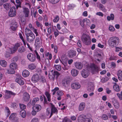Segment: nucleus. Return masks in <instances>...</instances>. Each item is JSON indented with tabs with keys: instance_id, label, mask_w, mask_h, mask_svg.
<instances>
[{
	"instance_id": "nucleus-1",
	"label": "nucleus",
	"mask_w": 122,
	"mask_h": 122,
	"mask_svg": "<svg viewBox=\"0 0 122 122\" xmlns=\"http://www.w3.org/2000/svg\"><path fill=\"white\" fill-rule=\"evenodd\" d=\"M119 42V38L116 36L111 37L108 40V44L112 47H116Z\"/></svg>"
},
{
	"instance_id": "nucleus-2",
	"label": "nucleus",
	"mask_w": 122,
	"mask_h": 122,
	"mask_svg": "<svg viewBox=\"0 0 122 122\" xmlns=\"http://www.w3.org/2000/svg\"><path fill=\"white\" fill-rule=\"evenodd\" d=\"M81 39L85 45H88L90 44L91 42V39L89 35L83 34Z\"/></svg>"
},
{
	"instance_id": "nucleus-3",
	"label": "nucleus",
	"mask_w": 122,
	"mask_h": 122,
	"mask_svg": "<svg viewBox=\"0 0 122 122\" xmlns=\"http://www.w3.org/2000/svg\"><path fill=\"white\" fill-rule=\"evenodd\" d=\"M26 36L27 41L29 42H32L35 38V36L33 33H30L28 35L27 33H26Z\"/></svg>"
},
{
	"instance_id": "nucleus-4",
	"label": "nucleus",
	"mask_w": 122,
	"mask_h": 122,
	"mask_svg": "<svg viewBox=\"0 0 122 122\" xmlns=\"http://www.w3.org/2000/svg\"><path fill=\"white\" fill-rule=\"evenodd\" d=\"M27 57L28 60L31 62H34L36 60V56L35 54L29 53L27 56Z\"/></svg>"
},
{
	"instance_id": "nucleus-5",
	"label": "nucleus",
	"mask_w": 122,
	"mask_h": 122,
	"mask_svg": "<svg viewBox=\"0 0 122 122\" xmlns=\"http://www.w3.org/2000/svg\"><path fill=\"white\" fill-rule=\"evenodd\" d=\"M51 106V112L49 117L50 118L53 115V114H57L58 113V110L54 106L52 103H50Z\"/></svg>"
},
{
	"instance_id": "nucleus-6",
	"label": "nucleus",
	"mask_w": 122,
	"mask_h": 122,
	"mask_svg": "<svg viewBox=\"0 0 122 122\" xmlns=\"http://www.w3.org/2000/svg\"><path fill=\"white\" fill-rule=\"evenodd\" d=\"M15 96L16 95V94L11 91L6 90L5 91V97L6 99L10 98L11 97V95Z\"/></svg>"
},
{
	"instance_id": "nucleus-7",
	"label": "nucleus",
	"mask_w": 122,
	"mask_h": 122,
	"mask_svg": "<svg viewBox=\"0 0 122 122\" xmlns=\"http://www.w3.org/2000/svg\"><path fill=\"white\" fill-rule=\"evenodd\" d=\"M71 86L72 88L74 89H79L81 86L80 84L77 82H74L72 83Z\"/></svg>"
},
{
	"instance_id": "nucleus-8",
	"label": "nucleus",
	"mask_w": 122,
	"mask_h": 122,
	"mask_svg": "<svg viewBox=\"0 0 122 122\" xmlns=\"http://www.w3.org/2000/svg\"><path fill=\"white\" fill-rule=\"evenodd\" d=\"M40 78L39 75L36 74H34L32 77L31 80L34 82H36L39 80Z\"/></svg>"
},
{
	"instance_id": "nucleus-9",
	"label": "nucleus",
	"mask_w": 122,
	"mask_h": 122,
	"mask_svg": "<svg viewBox=\"0 0 122 122\" xmlns=\"http://www.w3.org/2000/svg\"><path fill=\"white\" fill-rule=\"evenodd\" d=\"M23 79H24L23 78L19 77L16 79L15 81L20 85H23L24 83Z\"/></svg>"
},
{
	"instance_id": "nucleus-10",
	"label": "nucleus",
	"mask_w": 122,
	"mask_h": 122,
	"mask_svg": "<svg viewBox=\"0 0 122 122\" xmlns=\"http://www.w3.org/2000/svg\"><path fill=\"white\" fill-rule=\"evenodd\" d=\"M23 100L25 102H27L29 100L30 95L27 92H25L23 95Z\"/></svg>"
},
{
	"instance_id": "nucleus-11",
	"label": "nucleus",
	"mask_w": 122,
	"mask_h": 122,
	"mask_svg": "<svg viewBox=\"0 0 122 122\" xmlns=\"http://www.w3.org/2000/svg\"><path fill=\"white\" fill-rule=\"evenodd\" d=\"M81 74L83 77L86 78L89 76V73L87 70L83 69L82 71Z\"/></svg>"
},
{
	"instance_id": "nucleus-12",
	"label": "nucleus",
	"mask_w": 122,
	"mask_h": 122,
	"mask_svg": "<svg viewBox=\"0 0 122 122\" xmlns=\"http://www.w3.org/2000/svg\"><path fill=\"white\" fill-rule=\"evenodd\" d=\"M98 68L97 66L94 65L92 68V72L93 74H96L99 71Z\"/></svg>"
},
{
	"instance_id": "nucleus-13",
	"label": "nucleus",
	"mask_w": 122,
	"mask_h": 122,
	"mask_svg": "<svg viewBox=\"0 0 122 122\" xmlns=\"http://www.w3.org/2000/svg\"><path fill=\"white\" fill-rule=\"evenodd\" d=\"M76 52L73 50H70L68 53V56L70 58L74 57L76 55Z\"/></svg>"
},
{
	"instance_id": "nucleus-14",
	"label": "nucleus",
	"mask_w": 122,
	"mask_h": 122,
	"mask_svg": "<svg viewBox=\"0 0 122 122\" xmlns=\"http://www.w3.org/2000/svg\"><path fill=\"white\" fill-rule=\"evenodd\" d=\"M86 118V116L84 115H80L78 118V120L79 122H84Z\"/></svg>"
},
{
	"instance_id": "nucleus-15",
	"label": "nucleus",
	"mask_w": 122,
	"mask_h": 122,
	"mask_svg": "<svg viewBox=\"0 0 122 122\" xmlns=\"http://www.w3.org/2000/svg\"><path fill=\"white\" fill-rule=\"evenodd\" d=\"M94 85L92 83H90L88 84V87L87 90L89 92H92L94 90Z\"/></svg>"
},
{
	"instance_id": "nucleus-16",
	"label": "nucleus",
	"mask_w": 122,
	"mask_h": 122,
	"mask_svg": "<svg viewBox=\"0 0 122 122\" xmlns=\"http://www.w3.org/2000/svg\"><path fill=\"white\" fill-rule=\"evenodd\" d=\"M41 108V106L39 104L33 106L32 109L33 110H35L37 112L39 111Z\"/></svg>"
},
{
	"instance_id": "nucleus-17",
	"label": "nucleus",
	"mask_w": 122,
	"mask_h": 122,
	"mask_svg": "<svg viewBox=\"0 0 122 122\" xmlns=\"http://www.w3.org/2000/svg\"><path fill=\"white\" fill-rule=\"evenodd\" d=\"M62 84L65 87H68L69 85V81L68 80H63L62 81Z\"/></svg>"
},
{
	"instance_id": "nucleus-18",
	"label": "nucleus",
	"mask_w": 122,
	"mask_h": 122,
	"mask_svg": "<svg viewBox=\"0 0 122 122\" xmlns=\"http://www.w3.org/2000/svg\"><path fill=\"white\" fill-rule=\"evenodd\" d=\"M76 67L78 69H81L83 67V65L81 62H76L75 63Z\"/></svg>"
},
{
	"instance_id": "nucleus-19",
	"label": "nucleus",
	"mask_w": 122,
	"mask_h": 122,
	"mask_svg": "<svg viewBox=\"0 0 122 122\" xmlns=\"http://www.w3.org/2000/svg\"><path fill=\"white\" fill-rule=\"evenodd\" d=\"M71 72L72 75L74 76H76L79 73L78 71L75 69H72L71 70Z\"/></svg>"
},
{
	"instance_id": "nucleus-20",
	"label": "nucleus",
	"mask_w": 122,
	"mask_h": 122,
	"mask_svg": "<svg viewBox=\"0 0 122 122\" xmlns=\"http://www.w3.org/2000/svg\"><path fill=\"white\" fill-rule=\"evenodd\" d=\"M114 89L117 92H118L120 91L119 86L116 83H114V85L113 86Z\"/></svg>"
},
{
	"instance_id": "nucleus-21",
	"label": "nucleus",
	"mask_w": 122,
	"mask_h": 122,
	"mask_svg": "<svg viewBox=\"0 0 122 122\" xmlns=\"http://www.w3.org/2000/svg\"><path fill=\"white\" fill-rule=\"evenodd\" d=\"M10 68L14 70L16 69L17 68V65L15 63H11L10 66Z\"/></svg>"
},
{
	"instance_id": "nucleus-22",
	"label": "nucleus",
	"mask_w": 122,
	"mask_h": 122,
	"mask_svg": "<svg viewBox=\"0 0 122 122\" xmlns=\"http://www.w3.org/2000/svg\"><path fill=\"white\" fill-rule=\"evenodd\" d=\"M43 98L44 100V104H48V102H47L46 98L45 96L44 95L40 96V99L41 101H42L43 100Z\"/></svg>"
},
{
	"instance_id": "nucleus-23",
	"label": "nucleus",
	"mask_w": 122,
	"mask_h": 122,
	"mask_svg": "<svg viewBox=\"0 0 122 122\" xmlns=\"http://www.w3.org/2000/svg\"><path fill=\"white\" fill-rule=\"evenodd\" d=\"M118 78L120 81H122V71L119 70L118 71L117 73Z\"/></svg>"
},
{
	"instance_id": "nucleus-24",
	"label": "nucleus",
	"mask_w": 122,
	"mask_h": 122,
	"mask_svg": "<svg viewBox=\"0 0 122 122\" xmlns=\"http://www.w3.org/2000/svg\"><path fill=\"white\" fill-rule=\"evenodd\" d=\"M85 107V103L84 102L81 103L79 106V110L80 111H81L83 110Z\"/></svg>"
},
{
	"instance_id": "nucleus-25",
	"label": "nucleus",
	"mask_w": 122,
	"mask_h": 122,
	"mask_svg": "<svg viewBox=\"0 0 122 122\" xmlns=\"http://www.w3.org/2000/svg\"><path fill=\"white\" fill-rule=\"evenodd\" d=\"M22 74L23 77H26L29 76L30 73L28 71L26 70H25L23 72Z\"/></svg>"
},
{
	"instance_id": "nucleus-26",
	"label": "nucleus",
	"mask_w": 122,
	"mask_h": 122,
	"mask_svg": "<svg viewBox=\"0 0 122 122\" xmlns=\"http://www.w3.org/2000/svg\"><path fill=\"white\" fill-rule=\"evenodd\" d=\"M53 75L54 78L53 79V80H54L55 79V76H56V79H57V77H58L60 75V74L58 72L54 71L53 72Z\"/></svg>"
},
{
	"instance_id": "nucleus-27",
	"label": "nucleus",
	"mask_w": 122,
	"mask_h": 122,
	"mask_svg": "<svg viewBox=\"0 0 122 122\" xmlns=\"http://www.w3.org/2000/svg\"><path fill=\"white\" fill-rule=\"evenodd\" d=\"M36 67V65L34 63H32L30 64L28 66V68L31 70H32L35 69Z\"/></svg>"
},
{
	"instance_id": "nucleus-28",
	"label": "nucleus",
	"mask_w": 122,
	"mask_h": 122,
	"mask_svg": "<svg viewBox=\"0 0 122 122\" xmlns=\"http://www.w3.org/2000/svg\"><path fill=\"white\" fill-rule=\"evenodd\" d=\"M20 115L23 118L25 117L26 115V111L24 110L20 111Z\"/></svg>"
},
{
	"instance_id": "nucleus-29",
	"label": "nucleus",
	"mask_w": 122,
	"mask_h": 122,
	"mask_svg": "<svg viewBox=\"0 0 122 122\" xmlns=\"http://www.w3.org/2000/svg\"><path fill=\"white\" fill-rule=\"evenodd\" d=\"M3 6L7 10H8L11 7L10 4V3H6L3 5Z\"/></svg>"
},
{
	"instance_id": "nucleus-30",
	"label": "nucleus",
	"mask_w": 122,
	"mask_h": 122,
	"mask_svg": "<svg viewBox=\"0 0 122 122\" xmlns=\"http://www.w3.org/2000/svg\"><path fill=\"white\" fill-rule=\"evenodd\" d=\"M26 51L25 47L23 46L20 47L18 50V52L20 53H22Z\"/></svg>"
},
{
	"instance_id": "nucleus-31",
	"label": "nucleus",
	"mask_w": 122,
	"mask_h": 122,
	"mask_svg": "<svg viewBox=\"0 0 122 122\" xmlns=\"http://www.w3.org/2000/svg\"><path fill=\"white\" fill-rule=\"evenodd\" d=\"M7 72L9 74H13L15 72V70L11 68H10L9 69H7Z\"/></svg>"
},
{
	"instance_id": "nucleus-32",
	"label": "nucleus",
	"mask_w": 122,
	"mask_h": 122,
	"mask_svg": "<svg viewBox=\"0 0 122 122\" xmlns=\"http://www.w3.org/2000/svg\"><path fill=\"white\" fill-rule=\"evenodd\" d=\"M0 64L2 66L5 67L7 66V63L5 61L2 60L0 61Z\"/></svg>"
},
{
	"instance_id": "nucleus-33",
	"label": "nucleus",
	"mask_w": 122,
	"mask_h": 122,
	"mask_svg": "<svg viewBox=\"0 0 122 122\" xmlns=\"http://www.w3.org/2000/svg\"><path fill=\"white\" fill-rule=\"evenodd\" d=\"M107 19L108 21H110L111 20H113L114 19V15L113 14H112L110 15V16H108L107 17Z\"/></svg>"
},
{
	"instance_id": "nucleus-34",
	"label": "nucleus",
	"mask_w": 122,
	"mask_h": 122,
	"mask_svg": "<svg viewBox=\"0 0 122 122\" xmlns=\"http://www.w3.org/2000/svg\"><path fill=\"white\" fill-rule=\"evenodd\" d=\"M39 100V99L38 97L34 98L32 100V105L34 106L36 103Z\"/></svg>"
},
{
	"instance_id": "nucleus-35",
	"label": "nucleus",
	"mask_w": 122,
	"mask_h": 122,
	"mask_svg": "<svg viewBox=\"0 0 122 122\" xmlns=\"http://www.w3.org/2000/svg\"><path fill=\"white\" fill-rule=\"evenodd\" d=\"M24 11L25 13V17H28V16L29 12V9L27 8H25L24 9Z\"/></svg>"
},
{
	"instance_id": "nucleus-36",
	"label": "nucleus",
	"mask_w": 122,
	"mask_h": 122,
	"mask_svg": "<svg viewBox=\"0 0 122 122\" xmlns=\"http://www.w3.org/2000/svg\"><path fill=\"white\" fill-rule=\"evenodd\" d=\"M16 14V12H9V15L10 17H13L15 16Z\"/></svg>"
},
{
	"instance_id": "nucleus-37",
	"label": "nucleus",
	"mask_w": 122,
	"mask_h": 122,
	"mask_svg": "<svg viewBox=\"0 0 122 122\" xmlns=\"http://www.w3.org/2000/svg\"><path fill=\"white\" fill-rule=\"evenodd\" d=\"M17 26L16 23L15 25H12L10 27L11 29L13 31L15 30L17 28Z\"/></svg>"
},
{
	"instance_id": "nucleus-38",
	"label": "nucleus",
	"mask_w": 122,
	"mask_h": 122,
	"mask_svg": "<svg viewBox=\"0 0 122 122\" xmlns=\"http://www.w3.org/2000/svg\"><path fill=\"white\" fill-rule=\"evenodd\" d=\"M84 122H93L92 119L90 117H86Z\"/></svg>"
},
{
	"instance_id": "nucleus-39",
	"label": "nucleus",
	"mask_w": 122,
	"mask_h": 122,
	"mask_svg": "<svg viewBox=\"0 0 122 122\" xmlns=\"http://www.w3.org/2000/svg\"><path fill=\"white\" fill-rule=\"evenodd\" d=\"M62 122H72V121L69 118L65 117L63 120Z\"/></svg>"
},
{
	"instance_id": "nucleus-40",
	"label": "nucleus",
	"mask_w": 122,
	"mask_h": 122,
	"mask_svg": "<svg viewBox=\"0 0 122 122\" xmlns=\"http://www.w3.org/2000/svg\"><path fill=\"white\" fill-rule=\"evenodd\" d=\"M19 106L20 109L22 110L25 109L26 106L25 105L23 104L20 103Z\"/></svg>"
},
{
	"instance_id": "nucleus-41",
	"label": "nucleus",
	"mask_w": 122,
	"mask_h": 122,
	"mask_svg": "<svg viewBox=\"0 0 122 122\" xmlns=\"http://www.w3.org/2000/svg\"><path fill=\"white\" fill-rule=\"evenodd\" d=\"M109 79V78L106 77L105 78H103L101 79V81L102 83H104L108 81Z\"/></svg>"
},
{
	"instance_id": "nucleus-42",
	"label": "nucleus",
	"mask_w": 122,
	"mask_h": 122,
	"mask_svg": "<svg viewBox=\"0 0 122 122\" xmlns=\"http://www.w3.org/2000/svg\"><path fill=\"white\" fill-rule=\"evenodd\" d=\"M60 0H49V2L52 4H55L57 3Z\"/></svg>"
},
{
	"instance_id": "nucleus-43",
	"label": "nucleus",
	"mask_w": 122,
	"mask_h": 122,
	"mask_svg": "<svg viewBox=\"0 0 122 122\" xmlns=\"http://www.w3.org/2000/svg\"><path fill=\"white\" fill-rule=\"evenodd\" d=\"M59 19V17L57 15L56 16L55 19L53 20V21L54 22H57Z\"/></svg>"
},
{
	"instance_id": "nucleus-44",
	"label": "nucleus",
	"mask_w": 122,
	"mask_h": 122,
	"mask_svg": "<svg viewBox=\"0 0 122 122\" xmlns=\"http://www.w3.org/2000/svg\"><path fill=\"white\" fill-rule=\"evenodd\" d=\"M102 119L105 120H107L108 119V116L106 114H103L102 117Z\"/></svg>"
},
{
	"instance_id": "nucleus-45",
	"label": "nucleus",
	"mask_w": 122,
	"mask_h": 122,
	"mask_svg": "<svg viewBox=\"0 0 122 122\" xmlns=\"http://www.w3.org/2000/svg\"><path fill=\"white\" fill-rule=\"evenodd\" d=\"M25 34L26 35V33H27L28 34V35L29 33H32L31 32L30 29H27V28H26V29L25 30Z\"/></svg>"
},
{
	"instance_id": "nucleus-46",
	"label": "nucleus",
	"mask_w": 122,
	"mask_h": 122,
	"mask_svg": "<svg viewBox=\"0 0 122 122\" xmlns=\"http://www.w3.org/2000/svg\"><path fill=\"white\" fill-rule=\"evenodd\" d=\"M34 52L36 55L37 59L39 61H41L40 57V56H39V55L38 53L37 52L36 50H35L34 51Z\"/></svg>"
},
{
	"instance_id": "nucleus-47",
	"label": "nucleus",
	"mask_w": 122,
	"mask_h": 122,
	"mask_svg": "<svg viewBox=\"0 0 122 122\" xmlns=\"http://www.w3.org/2000/svg\"><path fill=\"white\" fill-rule=\"evenodd\" d=\"M45 62L46 65L49 67L50 66V61L48 58H46L45 59Z\"/></svg>"
},
{
	"instance_id": "nucleus-48",
	"label": "nucleus",
	"mask_w": 122,
	"mask_h": 122,
	"mask_svg": "<svg viewBox=\"0 0 122 122\" xmlns=\"http://www.w3.org/2000/svg\"><path fill=\"white\" fill-rule=\"evenodd\" d=\"M56 68L58 71L61 70V67L60 65H55Z\"/></svg>"
},
{
	"instance_id": "nucleus-49",
	"label": "nucleus",
	"mask_w": 122,
	"mask_h": 122,
	"mask_svg": "<svg viewBox=\"0 0 122 122\" xmlns=\"http://www.w3.org/2000/svg\"><path fill=\"white\" fill-rule=\"evenodd\" d=\"M18 59V57L16 56L13 58L12 59V62H15L17 61Z\"/></svg>"
},
{
	"instance_id": "nucleus-50",
	"label": "nucleus",
	"mask_w": 122,
	"mask_h": 122,
	"mask_svg": "<svg viewBox=\"0 0 122 122\" xmlns=\"http://www.w3.org/2000/svg\"><path fill=\"white\" fill-rule=\"evenodd\" d=\"M49 76L50 79H52L53 80L54 76H53V73H52V72L49 73Z\"/></svg>"
},
{
	"instance_id": "nucleus-51",
	"label": "nucleus",
	"mask_w": 122,
	"mask_h": 122,
	"mask_svg": "<svg viewBox=\"0 0 122 122\" xmlns=\"http://www.w3.org/2000/svg\"><path fill=\"white\" fill-rule=\"evenodd\" d=\"M5 57L6 58H9L10 56V54L8 52H6L5 55Z\"/></svg>"
},
{
	"instance_id": "nucleus-52",
	"label": "nucleus",
	"mask_w": 122,
	"mask_h": 122,
	"mask_svg": "<svg viewBox=\"0 0 122 122\" xmlns=\"http://www.w3.org/2000/svg\"><path fill=\"white\" fill-rule=\"evenodd\" d=\"M57 93L58 95L60 96H62L63 94L62 91H58L57 92Z\"/></svg>"
},
{
	"instance_id": "nucleus-53",
	"label": "nucleus",
	"mask_w": 122,
	"mask_h": 122,
	"mask_svg": "<svg viewBox=\"0 0 122 122\" xmlns=\"http://www.w3.org/2000/svg\"><path fill=\"white\" fill-rule=\"evenodd\" d=\"M109 29L110 31H113L115 29L113 26L110 25L109 27Z\"/></svg>"
},
{
	"instance_id": "nucleus-54",
	"label": "nucleus",
	"mask_w": 122,
	"mask_h": 122,
	"mask_svg": "<svg viewBox=\"0 0 122 122\" xmlns=\"http://www.w3.org/2000/svg\"><path fill=\"white\" fill-rule=\"evenodd\" d=\"M18 105L15 103H13L11 104V106L14 108H16L17 107Z\"/></svg>"
},
{
	"instance_id": "nucleus-55",
	"label": "nucleus",
	"mask_w": 122,
	"mask_h": 122,
	"mask_svg": "<svg viewBox=\"0 0 122 122\" xmlns=\"http://www.w3.org/2000/svg\"><path fill=\"white\" fill-rule=\"evenodd\" d=\"M20 46V43H18L15 44L14 47L17 50L18 49V47H19Z\"/></svg>"
},
{
	"instance_id": "nucleus-56",
	"label": "nucleus",
	"mask_w": 122,
	"mask_h": 122,
	"mask_svg": "<svg viewBox=\"0 0 122 122\" xmlns=\"http://www.w3.org/2000/svg\"><path fill=\"white\" fill-rule=\"evenodd\" d=\"M41 82H42L43 83L46 82V80L45 79V77H43V76H41Z\"/></svg>"
},
{
	"instance_id": "nucleus-57",
	"label": "nucleus",
	"mask_w": 122,
	"mask_h": 122,
	"mask_svg": "<svg viewBox=\"0 0 122 122\" xmlns=\"http://www.w3.org/2000/svg\"><path fill=\"white\" fill-rule=\"evenodd\" d=\"M16 12L15 8L14 6L12 7L10 10L9 12Z\"/></svg>"
},
{
	"instance_id": "nucleus-58",
	"label": "nucleus",
	"mask_w": 122,
	"mask_h": 122,
	"mask_svg": "<svg viewBox=\"0 0 122 122\" xmlns=\"http://www.w3.org/2000/svg\"><path fill=\"white\" fill-rule=\"evenodd\" d=\"M31 122H38V118H34L32 119Z\"/></svg>"
},
{
	"instance_id": "nucleus-59",
	"label": "nucleus",
	"mask_w": 122,
	"mask_h": 122,
	"mask_svg": "<svg viewBox=\"0 0 122 122\" xmlns=\"http://www.w3.org/2000/svg\"><path fill=\"white\" fill-rule=\"evenodd\" d=\"M15 113H13L12 114L10 117V118L11 119H13V118L16 117L15 116Z\"/></svg>"
},
{
	"instance_id": "nucleus-60",
	"label": "nucleus",
	"mask_w": 122,
	"mask_h": 122,
	"mask_svg": "<svg viewBox=\"0 0 122 122\" xmlns=\"http://www.w3.org/2000/svg\"><path fill=\"white\" fill-rule=\"evenodd\" d=\"M112 102L113 103V105H114L115 104H116L118 102V101L114 98H113L112 99Z\"/></svg>"
},
{
	"instance_id": "nucleus-61",
	"label": "nucleus",
	"mask_w": 122,
	"mask_h": 122,
	"mask_svg": "<svg viewBox=\"0 0 122 122\" xmlns=\"http://www.w3.org/2000/svg\"><path fill=\"white\" fill-rule=\"evenodd\" d=\"M96 14L97 15H98L100 16H103L104 15L103 13L100 12L97 13H96Z\"/></svg>"
},
{
	"instance_id": "nucleus-62",
	"label": "nucleus",
	"mask_w": 122,
	"mask_h": 122,
	"mask_svg": "<svg viewBox=\"0 0 122 122\" xmlns=\"http://www.w3.org/2000/svg\"><path fill=\"white\" fill-rule=\"evenodd\" d=\"M114 106L116 108H118L119 107V103L118 102L116 104H115L114 105Z\"/></svg>"
},
{
	"instance_id": "nucleus-63",
	"label": "nucleus",
	"mask_w": 122,
	"mask_h": 122,
	"mask_svg": "<svg viewBox=\"0 0 122 122\" xmlns=\"http://www.w3.org/2000/svg\"><path fill=\"white\" fill-rule=\"evenodd\" d=\"M5 110H6L7 112L8 115H9L10 113V111L9 108L7 107H5Z\"/></svg>"
},
{
	"instance_id": "nucleus-64",
	"label": "nucleus",
	"mask_w": 122,
	"mask_h": 122,
	"mask_svg": "<svg viewBox=\"0 0 122 122\" xmlns=\"http://www.w3.org/2000/svg\"><path fill=\"white\" fill-rule=\"evenodd\" d=\"M77 45L78 46L81 47V42L80 40H78L77 43Z\"/></svg>"
}]
</instances>
